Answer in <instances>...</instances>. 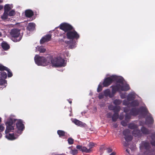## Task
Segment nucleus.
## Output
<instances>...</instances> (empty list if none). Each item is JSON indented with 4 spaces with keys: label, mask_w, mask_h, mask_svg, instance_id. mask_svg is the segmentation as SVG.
<instances>
[{
    "label": "nucleus",
    "mask_w": 155,
    "mask_h": 155,
    "mask_svg": "<svg viewBox=\"0 0 155 155\" xmlns=\"http://www.w3.org/2000/svg\"><path fill=\"white\" fill-rule=\"evenodd\" d=\"M121 124L123 125V126H125V124H124L123 123V122H121Z\"/></svg>",
    "instance_id": "48"
},
{
    "label": "nucleus",
    "mask_w": 155,
    "mask_h": 155,
    "mask_svg": "<svg viewBox=\"0 0 155 155\" xmlns=\"http://www.w3.org/2000/svg\"><path fill=\"white\" fill-rule=\"evenodd\" d=\"M15 14V11L13 10L8 12V15L9 16L12 17Z\"/></svg>",
    "instance_id": "24"
},
{
    "label": "nucleus",
    "mask_w": 155,
    "mask_h": 155,
    "mask_svg": "<svg viewBox=\"0 0 155 155\" xmlns=\"http://www.w3.org/2000/svg\"><path fill=\"white\" fill-rule=\"evenodd\" d=\"M8 12L4 11L3 14L1 16V18L2 20H5L8 18Z\"/></svg>",
    "instance_id": "17"
},
{
    "label": "nucleus",
    "mask_w": 155,
    "mask_h": 155,
    "mask_svg": "<svg viewBox=\"0 0 155 155\" xmlns=\"http://www.w3.org/2000/svg\"><path fill=\"white\" fill-rule=\"evenodd\" d=\"M123 104L124 105H127L128 104V103H125V101H123Z\"/></svg>",
    "instance_id": "41"
},
{
    "label": "nucleus",
    "mask_w": 155,
    "mask_h": 155,
    "mask_svg": "<svg viewBox=\"0 0 155 155\" xmlns=\"http://www.w3.org/2000/svg\"><path fill=\"white\" fill-rule=\"evenodd\" d=\"M8 68H6L2 65H0V70L3 71V70H7Z\"/></svg>",
    "instance_id": "31"
},
{
    "label": "nucleus",
    "mask_w": 155,
    "mask_h": 155,
    "mask_svg": "<svg viewBox=\"0 0 155 155\" xmlns=\"http://www.w3.org/2000/svg\"><path fill=\"white\" fill-rule=\"evenodd\" d=\"M146 121H149L150 123H152L153 122V120L151 117H150L147 119Z\"/></svg>",
    "instance_id": "30"
},
{
    "label": "nucleus",
    "mask_w": 155,
    "mask_h": 155,
    "mask_svg": "<svg viewBox=\"0 0 155 155\" xmlns=\"http://www.w3.org/2000/svg\"><path fill=\"white\" fill-rule=\"evenodd\" d=\"M151 143L152 145L155 146V142L152 141L151 142Z\"/></svg>",
    "instance_id": "43"
},
{
    "label": "nucleus",
    "mask_w": 155,
    "mask_h": 155,
    "mask_svg": "<svg viewBox=\"0 0 155 155\" xmlns=\"http://www.w3.org/2000/svg\"><path fill=\"white\" fill-rule=\"evenodd\" d=\"M130 132L129 130H125L123 132V134L124 135V138L127 141H130L132 139V137L130 134Z\"/></svg>",
    "instance_id": "11"
},
{
    "label": "nucleus",
    "mask_w": 155,
    "mask_h": 155,
    "mask_svg": "<svg viewBox=\"0 0 155 155\" xmlns=\"http://www.w3.org/2000/svg\"><path fill=\"white\" fill-rule=\"evenodd\" d=\"M108 108L110 110H114L115 113L112 117V120L113 121H115L116 119L118 117V115L116 113V112H118L120 110V107H117L114 108L112 106L110 105L109 106Z\"/></svg>",
    "instance_id": "7"
},
{
    "label": "nucleus",
    "mask_w": 155,
    "mask_h": 155,
    "mask_svg": "<svg viewBox=\"0 0 155 155\" xmlns=\"http://www.w3.org/2000/svg\"><path fill=\"white\" fill-rule=\"evenodd\" d=\"M106 150L107 152L108 153H110L112 151V149L111 148H107Z\"/></svg>",
    "instance_id": "38"
},
{
    "label": "nucleus",
    "mask_w": 155,
    "mask_h": 155,
    "mask_svg": "<svg viewBox=\"0 0 155 155\" xmlns=\"http://www.w3.org/2000/svg\"><path fill=\"white\" fill-rule=\"evenodd\" d=\"M124 111L125 112H127L128 111L127 110H126V109H124Z\"/></svg>",
    "instance_id": "47"
},
{
    "label": "nucleus",
    "mask_w": 155,
    "mask_h": 155,
    "mask_svg": "<svg viewBox=\"0 0 155 155\" xmlns=\"http://www.w3.org/2000/svg\"><path fill=\"white\" fill-rule=\"evenodd\" d=\"M2 2H3L2 0H0V4L1 3H2ZM3 8V6L0 4V10L2 9Z\"/></svg>",
    "instance_id": "40"
},
{
    "label": "nucleus",
    "mask_w": 155,
    "mask_h": 155,
    "mask_svg": "<svg viewBox=\"0 0 155 155\" xmlns=\"http://www.w3.org/2000/svg\"><path fill=\"white\" fill-rule=\"evenodd\" d=\"M16 127L18 129V133L20 134L21 132L24 130V127L21 121L20 120H18L16 122Z\"/></svg>",
    "instance_id": "6"
},
{
    "label": "nucleus",
    "mask_w": 155,
    "mask_h": 155,
    "mask_svg": "<svg viewBox=\"0 0 155 155\" xmlns=\"http://www.w3.org/2000/svg\"><path fill=\"white\" fill-rule=\"evenodd\" d=\"M69 103H70V104H71V103L72 102H71V101H69Z\"/></svg>",
    "instance_id": "51"
},
{
    "label": "nucleus",
    "mask_w": 155,
    "mask_h": 155,
    "mask_svg": "<svg viewBox=\"0 0 155 155\" xmlns=\"http://www.w3.org/2000/svg\"><path fill=\"white\" fill-rule=\"evenodd\" d=\"M76 148L83 152L89 153L92 151L91 149H87L86 147L80 145H77L76 146Z\"/></svg>",
    "instance_id": "10"
},
{
    "label": "nucleus",
    "mask_w": 155,
    "mask_h": 155,
    "mask_svg": "<svg viewBox=\"0 0 155 155\" xmlns=\"http://www.w3.org/2000/svg\"><path fill=\"white\" fill-rule=\"evenodd\" d=\"M13 123V120L12 119H8L5 122L6 125V128L5 130V133L6 134L5 137L10 140H15L16 139L18 136V135L15 136L13 134H8L10 132L14 130V127L12 126Z\"/></svg>",
    "instance_id": "3"
},
{
    "label": "nucleus",
    "mask_w": 155,
    "mask_h": 155,
    "mask_svg": "<svg viewBox=\"0 0 155 155\" xmlns=\"http://www.w3.org/2000/svg\"><path fill=\"white\" fill-rule=\"evenodd\" d=\"M107 116H108V117H110L111 116V115L110 114H107Z\"/></svg>",
    "instance_id": "46"
},
{
    "label": "nucleus",
    "mask_w": 155,
    "mask_h": 155,
    "mask_svg": "<svg viewBox=\"0 0 155 155\" xmlns=\"http://www.w3.org/2000/svg\"><path fill=\"white\" fill-rule=\"evenodd\" d=\"M7 77L6 73L5 72H2L1 74V78H6Z\"/></svg>",
    "instance_id": "26"
},
{
    "label": "nucleus",
    "mask_w": 155,
    "mask_h": 155,
    "mask_svg": "<svg viewBox=\"0 0 155 155\" xmlns=\"http://www.w3.org/2000/svg\"><path fill=\"white\" fill-rule=\"evenodd\" d=\"M2 33L1 32H0V37H1L2 36Z\"/></svg>",
    "instance_id": "50"
},
{
    "label": "nucleus",
    "mask_w": 155,
    "mask_h": 155,
    "mask_svg": "<svg viewBox=\"0 0 155 155\" xmlns=\"http://www.w3.org/2000/svg\"><path fill=\"white\" fill-rule=\"evenodd\" d=\"M104 94L105 96H109L110 97H111L113 96V95L110 94V91L108 89L105 91Z\"/></svg>",
    "instance_id": "22"
},
{
    "label": "nucleus",
    "mask_w": 155,
    "mask_h": 155,
    "mask_svg": "<svg viewBox=\"0 0 155 155\" xmlns=\"http://www.w3.org/2000/svg\"><path fill=\"white\" fill-rule=\"evenodd\" d=\"M13 8V5L12 4H6L4 6V11L8 12L11 9Z\"/></svg>",
    "instance_id": "13"
},
{
    "label": "nucleus",
    "mask_w": 155,
    "mask_h": 155,
    "mask_svg": "<svg viewBox=\"0 0 155 155\" xmlns=\"http://www.w3.org/2000/svg\"><path fill=\"white\" fill-rule=\"evenodd\" d=\"M141 131L144 134H147L148 133V131L144 127H142L141 129Z\"/></svg>",
    "instance_id": "27"
},
{
    "label": "nucleus",
    "mask_w": 155,
    "mask_h": 155,
    "mask_svg": "<svg viewBox=\"0 0 155 155\" xmlns=\"http://www.w3.org/2000/svg\"><path fill=\"white\" fill-rule=\"evenodd\" d=\"M5 129L3 124H0V132L3 131Z\"/></svg>",
    "instance_id": "34"
},
{
    "label": "nucleus",
    "mask_w": 155,
    "mask_h": 155,
    "mask_svg": "<svg viewBox=\"0 0 155 155\" xmlns=\"http://www.w3.org/2000/svg\"><path fill=\"white\" fill-rule=\"evenodd\" d=\"M70 152L73 155H74L78 153V151L76 149L71 150Z\"/></svg>",
    "instance_id": "28"
},
{
    "label": "nucleus",
    "mask_w": 155,
    "mask_h": 155,
    "mask_svg": "<svg viewBox=\"0 0 155 155\" xmlns=\"http://www.w3.org/2000/svg\"><path fill=\"white\" fill-rule=\"evenodd\" d=\"M2 48L5 50H7L9 48V45L5 42H2Z\"/></svg>",
    "instance_id": "19"
},
{
    "label": "nucleus",
    "mask_w": 155,
    "mask_h": 155,
    "mask_svg": "<svg viewBox=\"0 0 155 155\" xmlns=\"http://www.w3.org/2000/svg\"><path fill=\"white\" fill-rule=\"evenodd\" d=\"M138 104V103L137 101H135L132 103V105L133 106H137Z\"/></svg>",
    "instance_id": "36"
},
{
    "label": "nucleus",
    "mask_w": 155,
    "mask_h": 155,
    "mask_svg": "<svg viewBox=\"0 0 155 155\" xmlns=\"http://www.w3.org/2000/svg\"><path fill=\"white\" fill-rule=\"evenodd\" d=\"M62 54L63 55L64 58H66L69 56V54L68 51H65V52H63Z\"/></svg>",
    "instance_id": "25"
},
{
    "label": "nucleus",
    "mask_w": 155,
    "mask_h": 155,
    "mask_svg": "<svg viewBox=\"0 0 155 155\" xmlns=\"http://www.w3.org/2000/svg\"><path fill=\"white\" fill-rule=\"evenodd\" d=\"M51 38V36L50 35H46L41 40L40 43L41 44L49 41Z\"/></svg>",
    "instance_id": "12"
},
{
    "label": "nucleus",
    "mask_w": 155,
    "mask_h": 155,
    "mask_svg": "<svg viewBox=\"0 0 155 155\" xmlns=\"http://www.w3.org/2000/svg\"><path fill=\"white\" fill-rule=\"evenodd\" d=\"M72 122L74 123L76 125L80 126H84L85 125L84 123H83L81 122L77 119H74L72 121Z\"/></svg>",
    "instance_id": "14"
},
{
    "label": "nucleus",
    "mask_w": 155,
    "mask_h": 155,
    "mask_svg": "<svg viewBox=\"0 0 155 155\" xmlns=\"http://www.w3.org/2000/svg\"><path fill=\"white\" fill-rule=\"evenodd\" d=\"M116 154V153L115 152H113L111 153L109 155H115Z\"/></svg>",
    "instance_id": "42"
},
{
    "label": "nucleus",
    "mask_w": 155,
    "mask_h": 155,
    "mask_svg": "<svg viewBox=\"0 0 155 155\" xmlns=\"http://www.w3.org/2000/svg\"><path fill=\"white\" fill-rule=\"evenodd\" d=\"M7 84L6 81L4 79L0 80V86H2V87H4L7 85Z\"/></svg>",
    "instance_id": "20"
},
{
    "label": "nucleus",
    "mask_w": 155,
    "mask_h": 155,
    "mask_svg": "<svg viewBox=\"0 0 155 155\" xmlns=\"http://www.w3.org/2000/svg\"><path fill=\"white\" fill-rule=\"evenodd\" d=\"M35 61L36 64L38 65L45 66L51 64V65L54 67L65 66L64 60L60 57L54 58L51 57L45 58L43 57L36 55L35 57Z\"/></svg>",
    "instance_id": "1"
},
{
    "label": "nucleus",
    "mask_w": 155,
    "mask_h": 155,
    "mask_svg": "<svg viewBox=\"0 0 155 155\" xmlns=\"http://www.w3.org/2000/svg\"><path fill=\"white\" fill-rule=\"evenodd\" d=\"M121 103V101L120 100H116L114 102V104L115 105H119Z\"/></svg>",
    "instance_id": "29"
},
{
    "label": "nucleus",
    "mask_w": 155,
    "mask_h": 155,
    "mask_svg": "<svg viewBox=\"0 0 155 155\" xmlns=\"http://www.w3.org/2000/svg\"><path fill=\"white\" fill-rule=\"evenodd\" d=\"M152 138H155V133H154L152 135Z\"/></svg>",
    "instance_id": "45"
},
{
    "label": "nucleus",
    "mask_w": 155,
    "mask_h": 155,
    "mask_svg": "<svg viewBox=\"0 0 155 155\" xmlns=\"http://www.w3.org/2000/svg\"><path fill=\"white\" fill-rule=\"evenodd\" d=\"M103 97L104 95L102 93H101L99 94V95L98 96V98L99 99H101L103 98Z\"/></svg>",
    "instance_id": "39"
},
{
    "label": "nucleus",
    "mask_w": 155,
    "mask_h": 155,
    "mask_svg": "<svg viewBox=\"0 0 155 155\" xmlns=\"http://www.w3.org/2000/svg\"><path fill=\"white\" fill-rule=\"evenodd\" d=\"M67 35L68 38L69 39H73L74 38L77 39L79 37V35L77 32L75 31L71 30L67 32Z\"/></svg>",
    "instance_id": "5"
},
{
    "label": "nucleus",
    "mask_w": 155,
    "mask_h": 155,
    "mask_svg": "<svg viewBox=\"0 0 155 155\" xmlns=\"http://www.w3.org/2000/svg\"><path fill=\"white\" fill-rule=\"evenodd\" d=\"M68 143L70 144H72L74 142V140L71 138H70L68 140Z\"/></svg>",
    "instance_id": "32"
},
{
    "label": "nucleus",
    "mask_w": 155,
    "mask_h": 155,
    "mask_svg": "<svg viewBox=\"0 0 155 155\" xmlns=\"http://www.w3.org/2000/svg\"><path fill=\"white\" fill-rule=\"evenodd\" d=\"M6 71H8V77H12V72H11L10 71V70L8 68L7 69Z\"/></svg>",
    "instance_id": "33"
},
{
    "label": "nucleus",
    "mask_w": 155,
    "mask_h": 155,
    "mask_svg": "<svg viewBox=\"0 0 155 155\" xmlns=\"http://www.w3.org/2000/svg\"><path fill=\"white\" fill-rule=\"evenodd\" d=\"M20 30L17 29L11 30L10 31V35L12 37V39L14 42L19 41L21 39L19 36Z\"/></svg>",
    "instance_id": "4"
},
{
    "label": "nucleus",
    "mask_w": 155,
    "mask_h": 155,
    "mask_svg": "<svg viewBox=\"0 0 155 155\" xmlns=\"http://www.w3.org/2000/svg\"><path fill=\"white\" fill-rule=\"evenodd\" d=\"M94 146V143H90L89 145V147L90 148L89 149H91V148Z\"/></svg>",
    "instance_id": "37"
},
{
    "label": "nucleus",
    "mask_w": 155,
    "mask_h": 155,
    "mask_svg": "<svg viewBox=\"0 0 155 155\" xmlns=\"http://www.w3.org/2000/svg\"><path fill=\"white\" fill-rule=\"evenodd\" d=\"M102 89V87L101 85L99 84L98 85V87L97 88V91L99 92L101 91Z\"/></svg>",
    "instance_id": "35"
},
{
    "label": "nucleus",
    "mask_w": 155,
    "mask_h": 155,
    "mask_svg": "<svg viewBox=\"0 0 155 155\" xmlns=\"http://www.w3.org/2000/svg\"><path fill=\"white\" fill-rule=\"evenodd\" d=\"M60 28L64 31L65 32L67 31V32L72 28V27L69 25L64 23L62 24L60 26Z\"/></svg>",
    "instance_id": "9"
},
{
    "label": "nucleus",
    "mask_w": 155,
    "mask_h": 155,
    "mask_svg": "<svg viewBox=\"0 0 155 155\" xmlns=\"http://www.w3.org/2000/svg\"><path fill=\"white\" fill-rule=\"evenodd\" d=\"M123 78L121 77H117L115 75L111 76L110 77L105 79L103 83L104 87L109 85L113 81L117 80L116 85L112 87V92L114 93L117 91H126L129 89L128 85L124 84Z\"/></svg>",
    "instance_id": "2"
},
{
    "label": "nucleus",
    "mask_w": 155,
    "mask_h": 155,
    "mask_svg": "<svg viewBox=\"0 0 155 155\" xmlns=\"http://www.w3.org/2000/svg\"><path fill=\"white\" fill-rule=\"evenodd\" d=\"M35 28V24L33 23H30L28 24L27 28L29 30L31 31L33 30Z\"/></svg>",
    "instance_id": "18"
},
{
    "label": "nucleus",
    "mask_w": 155,
    "mask_h": 155,
    "mask_svg": "<svg viewBox=\"0 0 155 155\" xmlns=\"http://www.w3.org/2000/svg\"><path fill=\"white\" fill-rule=\"evenodd\" d=\"M33 15V12L30 10H27L25 11V15L27 17L30 18Z\"/></svg>",
    "instance_id": "15"
},
{
    "label": "nucleus",
    "mask_w": 155,
    "mask_h": 155,
    "mask_svg": "<svg viewBox=\"0 0 155 155\" xmlns=\"http://www.w3.org/2000/svg\"><path fill=\"white\" fill-rule=\"evenodd\" d=\"M74 45L72 46V45H70V46H69V47L70 48H74Z\"/></svg>",
    "instance_id": "44"
},
{
    "label": "nucleus",
    "mask_w": 155,
    "mask_h": 155,
    "mask_svg": "<svg viewBox=\"0 0 155 155\" xmlns=\"http://www.w3.org/2000/svg\"><path fill=\"white\" fill-rule=\"evenodd\" d=\"M123 118V117H120V119H122Z\"/></svg>",
    "instance_id": "49"
},
{
    "label": "nucleus",
    "mask_w": 155,
    "mask_h": 155,
    "mask_svg": "<svg viewBox=\"0 0 155 155\" xmlns=\"http://www.w3.org/2000/svg\"><path fill=\"white\" fill-rule=\"evenodd\" d=\"M135 95L134 93L133 92L131 94H129L127 100L129 101L130 100H133L135 97Z\"/></svg>",
    "instance_id": "21"
},
{
    "label": "nucleus",
    "mask_w": 155,
    "mask_h": 155,
    "mask_svg": "<svg viewBox=\"0 0 155 155\" xmlns=\"http://www.w3.org/2000/svg\"><path fill=\"white\" fill-rule=\"evenodd\" d=\"M57 132L60 137H62L65 135V133L63 131L58 130Z\"/></svg>",
    "instance_id": "23"
},
{
    "label": "nucleus",
    "mask_w": 155,
    "mask_h": 155,
    "mask_svg": "<svg viewBox=\"0 0 155 155\" xmlns=\"http://www.w3.org/2000/svg\"><path fill=\"white\" fill-rule=\"evenodd\" d=\"M36 51H39L40 53H44L46 51V49L43 47L38 46L36 47Z\"/></svg>",
    "instance_id": "16"
},
{
    "label": "nucleus",
    "mask_w": 155,
    "mask_h": 155,
    "mask_svg": "<svg viewBox=\"0 0 155 155\" xmlns=\"http://www.w3.org/2000/svg\"><path fill=\"white\" fill-rule=\"evenodd\" d=\"M129 127L130 129H134L133 131V134L135 136H139L140 131L138 130L137 126L134 124H131L129 125Z\"/></svg>",
    "instance_id": "8"
}]
</instances>
